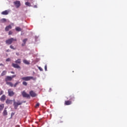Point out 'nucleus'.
Segmentation results:
<instances>
[{"mask_svg": "<svg viewBox=\"0 0 127 127\" xmlns=\"http://www.w3.org/2000/svg\"><path fill=\"white\" fill-rule=\"evenodd\" d=\"M15 30H16V31H21V28L18 27H16Z\"/></svg>", "mask_w": 127, "mask_h": 127, "instance_id": "nucleus-23", "label": "nucleus"}, {"mask_svg": "<svg viewBox=\"0 0 127 127\" xmlns=\"http://www.w3.org/2000/svg\"><path fill=\"white\" fill-rule=\"evenodd\" d=\"M34 7H35V8H36L37 7V5H35L34 6Z\"/></svg>", "mask_w": 127, "mask_h": 127, "instance_id": "nucleus-35", "label": "nucleus"}, {"mask_svg": "<svg viewBox=\"0 0 127 127\" xmlns=\"http://www.w3.org/2000/svg\"><path fill=\"white\" fill-rule=\"evenodd\" d=\"M12 33H13L12 31H9L8 32V35H11L12 34Z\"/></svg>", "mask_w": 127, "mask_h": 127, "instance_id": "nucleus-27", "label": "nucleus"}, {"mask_svg": "<svg viewBox=\"0 0 127 127\" xmlns=\"http://www.w3.org/2000/svg\"><path fill=\"white\" fill-rule=\"evenodd\" d=\"M30 96H31L33 98H34V97H36V93L34 92L33 91H30L29 93Z\"/></svg>", "mask_w": 127, "mask_h": 127, "instance_id": "nucleus-9", "label": "nucleus"}, {"mask_svg": "<svg viewBox=\"0 0 127 127\" xmlns=\"http://www.w3.org/2000/svg\"><path fill=\"white\" fill-rule=\"evenodd\" d=\"M6 84L10 86V87H13V84L11 82H6Z\"/></svg>", "mask_w": 127, "mask_h": 127, "instance_id": "nucleus-19", "label": "nucleus"}, {"mask_svg": "<svg viewBox=\"0 0 127 127\" xmlns=\"http://www.w3.org/2000/svg\"><path fill=\"white\" fill-rule=\"evenodd\" d=\"M0 66H3V64H0Z\"/></svg>", "mask_w": 127, "mask_h": 127, "instance_id": "nucleus-36", "label": "nucleus"}, {"mask_svg": "<svg viewBox=\"0 0 127 127\" xmlns=\"http://www.w3.org/2000/svg\"><path fill=\"white\" fill-rule=\"evenodd\" d=\"M72 105V101L70 100H66L64 101V106H69Z\"/></svg>", "mask_w": 127, "mask_h": 127, "instance_id": "nucleus-8", "label": "nucleus"}, {"mask_svg": "<svg viewBox=\"0 0 127 127\" xmlns=\"http://www.w3.org/2000/svg\"><path fill=\"white\" fill-rule=\"evenodd\" d=\"M23 63H24V64H26L27 65H29V64H30V63H29V62H28L27 60H24L23 61Z\"/></svg>", "mask_w": 127, "mask_h": 127, "instance_id": "nucleus-20", "label": "nucleus"}, {"mask_svg": "<svg viewBox=\"0 0 127 127\" xmlns=\"http://www.w3.org/2000/svg\"><path fill=\"white\" fill-rule=\"evenodd\" d=\"M14 41H17V40L16 39H14L13 38H9L5 41L6 44H7L8 45H10V44H12V42Z\"/></svg>", "mask_w": 127, "mask_h": 127, "instance_id": "nucleus-3", "label": "nucleus"}, {"mask_svg": "<svg viewBox=\"0 0 127 127\" xmlns=\"http://www.w3.org/2000/svg\"><path fill=\"white\" fill-rule=\"evenodd\" d=\"M3 108H4V104H1L0 105V112H1L2 110H3Z\"/></svg>", "mask_w": 127, "mask_h": 127, "instance_id": "nucleus-18", "label": "nucleus"}, {"mask_svg": "<svg viewBox=\"0 0 127 127\" xmlns=\"http://www.w3.org/2000/svg\"><path fill=\"white\" fill-rule=\"evenodd\" d=\"M11 77L12 79L13 78H15V77H16V75H12Z\"/></svg>", "mask_w": 127, "mask_h": 127, "instance_id": "nucleus-32", "label": "nucleus"}, {"mask_svg": "<svg viewBox=\"0 0 127 127\" xmlns=\"http://www.w3.org/2000/svg\"><path fill=\"white\" fill-rule=\"evenodd\" d=\"M8 95L10 97H12L14 95V92L11 89H8Z\"/></svg>", "mask_w": 127, "mask_h": 127, "instance_id": "nucleus-7", "label": "nucleus"}, {"mask_svg": "<svg viewBox=\"0 0 127 127\" xmlns=\"http://www.w3.org/2000/svg\"><path fill=\"white\" fill-rule=\"evenodd\" d=\"M16 55H18V53H16Z\"/></svg>", "mask_w": 127, "mask_h": 127, "instance_id": "nucleus-38", "label": "nucleus"}, {"mask_svg": "<svg viewBox=\"0 0 127 127\" xmlns=\"http://www.w3.org/2000/svg\"><path fill=\"white\" fill-rule=\"evenodd\" d=\"M11 74H14V71H11Z\"/></svg>", "mask_w": 127, "mask_h": 127, "instance_id": "nucleus-37", "label": "nucleus"}, {"mask_svg": "<svg viewBox=\"0 0 127 127\" xmlns=\"http://www.w3.org/2000/svg\"><path fill=\"white\" fill-rule=\"evenodd\" d=\"M6 73H7V71L6 70H3L2 73H1V76H4V75H6Z\"/></svg>", "mask_w": 127, "mask_h": 127, "instance_id": "nucleus-21", "label": "nucleus"}, {"mask_svg": "<svg viewBox=\"0 0 127 127\" xmlns=\"http://www.w3.org/2000/svg\"><path fill=\"white\" fill-rule=\"evenodd\" d=\"M25 5H27V6H31V4L29 2H26Z\"/></svg>", "mask_w": 127, "mask_h": 127, "instance_id": "nucleus-22", "label": "nucleus"}, {"mask_svg": "<svg viewBox=\"0 0 127 127\" xmlns=\"http://www.w3.org/2000/svg\"><path fill=\"white\" fill-rule=\"evenodd\" d=\"M14 5H15L16 8H18L21 5V3H20V1L16 0L13 2Z\"/></svg>", "mask_w": 127, "mask_h": 127, "instance_id": "nucleus-5", "label": "nucleus"}, {"mask_svg": "<svg viewBox=\"0 0 127 127\" xmlns=\"http://www.w3.org/2000/svg\"><path fill=\"white\" fill-rule=\"evenodd\" d=\"M3 116H7V111H6V108H5L3 111Z\"/></svg>", "mask_w": 127, "mask_h": 127, "instance_id": "nucleus-16", "label": "nucleus"}, {"mask_svg": "<svg viewBox=\"0 0 127 127\" xmlns=\"http://www.w3.org/2000/svg\"><path fill=\"white\" fill-rule=\"evenodd\" d=\"M45 71H47V65H45Z\"/></svg>", "mask_w": 127, "mask_h": 127, "instance_id": "nucleus-31", "label": "nucleus"}, {"mask_svg": "<svg viewBox=\"0 0 127 127\" xmlns=\"http://www.w3.org/2000/svg\"><path fill=\"white\" fill-rule=\"evenodd\" d=\"M6 104H7V105H11V104H12V100L7 99L6 100Z\"/></svg>", "mask_w": 127, "mask_h": 127, "instance_id": "nucleus-12", "label": "nucleus"}, {"mask_svg": "<svg viewBox=\"0 0 127 127\" xmlns=\"http://www.w3.org/2000/svg\"><path fill=\"white\" fill-rule=\"evenodd\" d=\"M39 103H37L36 106H35V107L36 108H38V107H39Z\"/></svg>", "mask_w": 127, "mask_h": 127, "instance_id": "nucleus-29", "label": "nucleus"}, {"mask_svg": "<svg viewBox=\"0 0 127 127\" xmlns=\"http://www.w3.org/2000/svg\"><path fill=\"white\" fill-rule=\"evenodd\" d=\"M70 101H75V96L73 95H70Z\"/></svg>", "mask_w": 127, "mask_h": 127, "instance_id": "nucleus-17", "label": "nucleus"}, {"mask_svg": "<svg viewBox=\"0 0 127 127\" xmlns=\"http://www.w3.org/2000/svg\"><path fill=\"white\" fill-rule=\"evenodd\" d=\"M9 48L11 49H12L13 50H15L16 49V48H14V47L12 45H10Z\"/></svg>", "mask_w": 127, "mask_h": 127, "instance_id": "nucleus-24", "label": "nucleus"}, {"mask_svg": "<svg viewBox=\"0 0 127 127\" xmlns=\"http://www.w3.org/2000/svg\"><path fill=\"white\" fill-rule=\"evenodd\" d=\"M28 39H24L23 40V44H22V46H25V44H26V42L27 41Z\"/></svg>", "mask_w": 127, "mask_h": 127, "instance_id": "nucleus-13", "label": "nucleus"}, {"mask_svg": "<svg viewBox=\"0 0 127 127\" xmlns=\"http://www.w3.org/2000/svg\"><path fill=\"white\" fill-rule=\"evenodd\" d=\"M9 51H10V50L8 49L6 51V52H9Z\"/></svg>", "mask_w": 127, "mask_h": 127, "instance_id": "nucleus-34", "label": "nucleus"}, {"mask_svg": "<svg viewBox=\"0 0 127 127\" xmlns=\"http://www.w3.org/2000/svg\"><path fill=\"white\" fill-rule=\"evenodd\" d=\"M0 101H1V102H3L5 100V95H3L1 98H0Z\"/></svg>", "mask_w": 127, "mask_h": 127, "instance_id": "nucleus-15", "label": "nucleus"}, {"mask_svg": "<svg viewBox=\"0 0 127 127\" xmlns=\"http://www.w3.org/2000/svg\"><path fill=\"white\" fill-rule=\"evenodd\" d=\"M15 63L12 64V66L13 67V68H16V69H20V64H21V59H18L17 60L15 61ZM18 64L19 65H18Z\"/></svg>", "mask_w": 127, "mask_h": 127, "instance_id": "nucleus-1", "label": "nucleus"}, {"mask_svg": "<svg viewBox=\"0 0 127 127\" xmlns=\"http://www.w3.org/2000/svg\"><path fill=\"white\" fill-rule=\"evenodd\" d=\"M11 80H12V77H11V76H7L5 78V81L6 82H7V81H11Z\"/></svg>", "mask_w": 127, "mask_h": 127, "instance_id": "nucleus-11", "label": "nucleus"}, {"mask_svg": "<svg viewBox=\"0 0 127 127\" xmlns=\"http://www.w3.org/2000/svg\"><path fill=\"white\" fill-rule=\"evenodd\" d=\"M38 69H39V70L40 71H43V69L41 67H40V66H39V67H38Z\"/></svg>", "mask_w": 127, "mask_h": 127, "instance_id": "nucleus-28", "label": "nucleus"}, {"mask_svg": "<svg viewBox=\"0 0 127 127\" xmlns=\"http://www.w3.org/2000/svg\"><path fill=\"white\" fill-rule=\"evenodd\" d=\"M18 84H20V82L19 81H17L14 85V87H15L18 85Z\"/></svg>", "mask_w": 127, "mask_h": 127, "instance_id": "nucleus-25", "label": "nucleus"}, {"mask_svg": "<svg viewBox=\"0 0 127 127\" xmlns=\"http://www.w3.org/2000/svg\"><path fill=\"white\" fill-rule=\"evenodd\" d=\"M21 94L24 98H27L28 99L30 98V95L26 93V92H25V91H23V92H22Z\"/></svg>", "mask_w": 127, "mask_h": 127, "instance_id": "nucleus-6", "label": "nucleus"}, {"mask_svg": "<svg viewBox=\"0 0 127 127\" xmlns=\"http://www.w3.org/2000/svg\"><path fill=\"white\" fill-rule=\"evenodd\" d=\"M21 80H22L23 81L22 82V85L23 86H27V82L25 81H30V80H32L33 79V76H26V77H23L21 78Z\"/></svg>", "mask_w": 127, "mask_h": 127, "instance_id": "nucleus-2", "label": "nucleus"}, {"mask_svg": "<svg viewBox=\"0 0 127 127\" xmlns=\"http://www.w3.org/2000/svg\"><path fill=\"white\" fill-rule=\"evenodd\" d=\"M3 94V91H1L0 95H2Z\"/></svg>", "mask_w": 127, "mask_h": 127, "instance_id": "nucleus-33", "label": "nucleus"}, {"mask_svg": "<svg viewBox=\"0 0 127 127\" xmlns=\"http://www.w3.org/2000/svg\"><path fill=\"white\" fill-rule=\"evenodd\" d=\"M6 61L7 62H9L10 61V59H9V58L7 59L6 60Z\"/></svg>", "mask_w": 127, "mask_h": 127, "instance_id": "nucleus-30", "label": "nucleus"}, {"mask_svg": "<svg viewBox=\"0 0 127 127\" xmlns=\"http://www.w3.org/2000/svg\"><path fill=\"white\" fill-rule=\"evenodd\" d=\"M12 28V27L11 26V25H9L5 28V31H8L9 29H11Z\"/></svg>", "mask_w": 127, "mask_h": 127, "instance_id": "nucleus-10", "label": "nucleus"}, {"mask_svg": "<svg viewBox=\"0 0 127 127\" xmlns=\"http://www.w3.org/2000/svg\"><path fill=\"white\" fill-rule=\"evenodd\" d=\"M22 102H20V101H18L17 102L14 101L13 103V106L14 107V109L16 110V109H17V107L19 106H20V105H22Z\"/></svg>", "mask_w": 127, "mask_h": 127, "instance_id": "nucleus-4", "label": "nucleus"}, {"mask_svg": "<svg viewBox=\"0 0 127 127\" xmlns=\"http://www.w3.org/2000/svg\"><path fill=\"white\" fill-rule=\"evenodd\" d=\"M5 21H6V19H4V18H3L2 19L0 20V22L2 23H3V22H5Z\"/></svg>", "mask_w": 127, "mask_h": 127, "instance_id": "nucleus-26", "label": "nucleus"}, {"mask_svg": "<svg viewBox=\"0 0 127 127\" xmlns=\"http://www.w3.org/2000/svg\"><path fill=\"white\" fill-rule=\"evenodd\" d=\"M8 10H6L4 11H2L1 14H3V15H7V14H8Z\"/></svg>", "mask_w": 127, "mask_h": 127, "instance_id": "nucleus-14", "label": "nucleus"}]
</instances>
